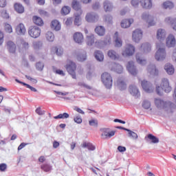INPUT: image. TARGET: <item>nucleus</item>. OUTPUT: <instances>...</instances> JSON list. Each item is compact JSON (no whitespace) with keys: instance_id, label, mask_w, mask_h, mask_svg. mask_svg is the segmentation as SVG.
Here are the masks:
<instances>
[{"instance_id":"49530a36","label":"nucleus","mask_w":176,"mask_h":176,"mask_svg":"<svg viewBox=\"0 0 176 176\" xmlns=\"http://www.w3.org/2000/svg\"><path fill=\"white\" fill-rule=\"evenodd\" d=\"M4 30L6 32H8V34H12L13 32V28H12V25L8 23H6L4 25Z\"/></svg>"},{"instance_id":"052dcab7","label":"nucleus","mask_w":176,"mask_h":176,"mask_svg":"<svg viewBox=\"0 0 176 176\" xmlns=\"http://www.w3.org/2000/svg\"><path fill=\"white\" fill-rule=\"evenodd\" d=\"M7 168H8V165H6V164H0V171L1 172L6 171Z\"/></svg>"},{"instance_id":"dca6fc26","label":"nucleus","mask_w":176,"mask_h":176,"mask_svg":"<svg viewBox=\"0 0 176 176\" xmlns=\"http://www.w3.org/2000/svg\"><path fill=\"white\" fill-rule=\"evenodd\" d=\"M15 31L18 35H24L26 32L25 25L23 23L18 24L16 26Z\"/></svg>"},{"instance_id":"5701e85b","label":"nucleus","mask_w":176,"mask_h":176,"mask_svg":"<svg viewBox=\"0 0 176 176\" xmlns=\"http://www.w3.org/2000/svg\"><path fill=\"white\" fill-rule=\"evenodd\" d=\"M166 38V30L163 29H159L157 32V38L158 41L162 42V41H164Z\"/></svg>"},{"instance_id":"f03ea898","label":"nucleus","mask_w":176,"mask_h":176,"mask_svg":"<svg viewBox=\"0 0 176 176\" xmlns=\"http://www.w3.org/2000/svg\"><path fill=\"white\" fill-rule=\"evenodd\" d=\"M101 80L107 89H111V87H112L113 79L112 78L111 74L108 72H104L101 75Z\"/></svg>"},{"instance_id":"0e129e2a","label":"nucleus","mask_w":176,"mask_h":176,"mask_svg":"<svg viewBox=\"0 0 176 176\" xmlns=\"http://www.w3.org/2000/svg\"><path fill=\"white\" fill-rule=\"evenodd\" d=\"M172 60L176 63V47L173 50Z\"/></svg>"},{"instance_id":"1a4fd4ad","label":"nucleus","mask_w":176,"mask_h":176,"mask_svg":"<svg viewBox=\"0 0 176 176\" xmlns=\"http://www.w3.org/2000/svg\"><path fill=\"white\" fill-rule=\"evenodd\" d=\"M98 14L94 12H88L85 16V20L88 23H96L98 21Z\"/></svg>"},{"instance_id":"a19ab883","label":"nucleus","mask_w":176,"mask_h":176,"mask_svg":"<svg viewBox=\"0 0 176 176\" xmlns=\"http://www.w3.org/2000/svg\"><path fill=\"white\" fill-rule=\"evenodd\" d=\"M82 146L83 148H87L89 149V151H94L96 149V146L91 143L84 142L82 144Z\"/></svg>"},{"instance_id":"39448f33","label":"nucleus","mask_w":176,"mask_h":176,"mask_svg":"<svg viewBox=\"0 0 176 176\" xmlns=\"http://www.w3.org/2000/svg\"><path fill=\"white\" fill-rule=\"evenodd\" d=\"M102 131L101 137L103 140H108V138H111L115 135L116 131H110L109 128H103L100 129Z\"/></svg>"},{"instance_id":"c756f323","label":"nucleus","mask_w":176,"mask_h":176,"mask_svg":"<svg viewBox=\"0 0 176 176\" xmlns=\"http://www.w3.org/2000/svg\"><path fill=\"white\" fill-rule=\"evenodd\" d=\"M164 69L165 71H166L168 75H173L175 72L174 66H173V65H171L170 63H167L164 66Z\"/></svg>"},{"instance_id":"338daca9","label":"nucleus","mask_w":176,"mask_h":176,"mask_svg":"<svg viewBox=\"0 0 176 176\" xmlns=\"http://www.w3.org/2000/svg\"><path fill=\"white\" fill-rule=\"evenodd\" d=\"M7 3L6 0H0V8H5Z\"/></svg>"},{"instance_id":"2eb2a0df","label":"nucleus","mask_w":176,"mask_h":176,"mask_svg":"<svg viewBox=\"0 0 176 176\" xmlns=\"http://www.w3.org/2000/svg\"><path fill=\"white\" fill-rule=\"evenodd\" d=\"M140 6L143 9H152L153 3L152 0H140Z\"/></svg>"},{"instance_id":"a18cd8bd","label":"nucleus","mask_w":176,"mask_h":176,"mask_svg":"<svg viewBox=\"0 0 176 176\" xmlns=\"http://www.w3.org/2000/svg\"><path fill=\"white\" fill-rule=\"evenodd\" d=\"M41 170H43L45 173H49L52 170V166L47 164H44L41 166Z\"/></svg>"},{"instance_id":"4468645a","label":"nucleus","mask_w":176,"mask_h":176,"mask_svg":"<svg viewBox=\"0 0 176 176\" xmlns=\"http://www.w3.org/2000/svg\"><path fill=\"white\" fill-rule=\"evenodd\" d=\"M141 85L144 91H146V93H151V91H153V88L152 87L151 82L144 80L141 82Z\"/></svg>"},{"instance_id":"423d86ee","label":"nucleus","mask_w":176,"mask_h":176,"mask_svg":"<svg viewBox=\"0 0 176 176\" xmlns=\"http://www.w3.org/2000/svg\"><path fill=\"white\" fill-rule=\"evenodd\" d=\"M135 53V47L131 44H127L124 51H122V55L124 57L127 56H133Z\"/></svg>"},{"instance_id":"6ab92c4d","label":"nucleus","mask_w":176,"mask_h":176,"mask_svg":"<svg viewBox=\"0 0 176 176\" xmlns=\"http://www.w3.org/2000/svg\"><path fill=\"white\" fill-rule=\"evenodd\" d=\"M73 38L76 43H82L85 39L83 34L81 32H78L74 33Z\"/></svg>"},{"instance_id":"6e6552de","label":"nucleus","mask_w":176,"mask_h":176,"mask_svg":"<svg viewBox=\"0 0 176 176\" xmlns=\"http://www.w3.org/2000/svg\"><path fill=\"white\" fill-rule=\"evenodd\" d=\"M28 34L32 38H38L41 36V29L36 26H31L28 30Z\"/></svg>"},{"instance_id":"b1692460","label":"nucleus","mask_w":176,"mask_h":176,"mask_svg":"<svg viewBox=\"0 0 176 176\" xmlns=\"http://www.w3.org/2000/svg\"><path fill=\"white\" fill-rule=\"evenodd\" d=\"M51 28L55 31H60V30H61V24H60L58 20H53L51 22Z\"/></svg>"},{"instance_id":"4be33fe9","label":"nucleus","mask_w":176,"mask_h":176,"mask_svg":"<svg viewBox=\"0 0 176 176\" xmlns=\"http://www.w3.org/2000/svg\"><path fill=\"white\" fill-rule=\"evenodd\" d=\"M165 23L168 24L173 30L176 31V19H172L170 17H167L165 19Z\"/></svg>"},{"instance_id":"bb28decb","label":"nucleus","mask_w":176,"mask_h":176,"mask_svg":"<svg viewBox=\"0 0 176 176\" xmlns=\"http://www.w3.org/2000/svg\"><path fill=\"white\" fill-rule=\"evenodd\" d=\"M146 141H151V144H158L159 142V138H156V136L148 134L146 137H145Z\"/></svg>"},{"instance_id":"c9c22d12","label":"nucleus","mask_w":176,"mask_h":176,"mask_svg":"<svg viewBox=\"0 0 176 176\" xmlns=\"http://www.w3.org/2000/svg\"><path fill=\"white\" fill-rule=\"evenodd\" d=\"M94 56L98 61H102L104 60V54L100 51H96Z\"/></svg>"},{"instance_id":"0eeeda50","label":"nucleus","mask_w":176,"mask_h":176,"mask_svg":"<svg viewBox=\"0 0 176 176\" xmlns=\"http://www.w3.org/2000/svg\"><path fill=\"white\" fill-rule=\"evenodd\" d=\"M142 19L144 20V21L148 23V27H152L156 24V21H155V17H153L152 15H150L149 14L144 13L142 15Z\"/></svg>"},{"instance_id":"f8f14e48","label":"nucleus","mask_w":176,"mask_h":176,"mask_svg":"<svg viewBox=\"0 0 176 176\" xmlns=\"http://www.w3.org/2000/svg\"><path fill=\"white\" fill-rule=\"evenodd\" d=\"M176 44L175 36L173 34H169L166 39V45L167 47H174Z\"/></svg>"},{"instance_id":"cd10ccee","label":"nucleus","mask_w":176,"mask_h":176,"mask_svg":"<svg viewBox=\"0 0 176 176\" xmlns=\"http://www.w3.org/2000/svg\"><path fill=\"white\" fill-rule=\"evenodd\" d=\"M129 91L130 94L133 96L134 97H140V91H138V89L134 85H131L129 87Z\"/></svg>"},{"instance_id":"412c9836","label":"nucleus","mask_w":176,"mask_h":176,"mask_svg":"<svg viewBox=\"0 0 176 176\" xmlns=\"http://www.w3.org/2000/svg\"><path fill=\"white\" fill-rule=\"evenodd\" d=\"M107 55L109 58H111V60H119V58H120L119 54L116 53V51L113 50H109Z\"/></svg>"},{"instance_id":"c85d7f7f","label":"nucleus","mask_w":176,"mask_h":176,"mask_svg":"<svg viewBox=\"0 0 176 176\" xmlns=\"http://www.w3.org/2000/svg\"><path fill=\"white\" fill-rule=\"evenodd\" d=\"M7 48L10 53H16V44L12 41H8L7 42Z\"/></svg>"},{"instance_id":"69168bd1","label":"nucleus","mask_w":176,"mask_h":176,"mask_svg":"<svg viewBox=\"0 0 176 176\" xmlns=\"http://www.w3.org/2000/svg\"><path fill=\"white\" fill-rule=\"evenodd\" d=\"M72 21L73 19L72 18H67V20L65 21V25H72Z\"/></svg>"},{"instance_id":"c03bdc74","label":"nucleus","mask_w":176,"mask_h":176,"mask_svg":"<svg viewBox=\"0 0 176 176\" xmlns=\"http://www.w3.org/2000/svg\"><path fill=\"white\" fill-rule=\"evenodd\" d=\"M16 82H17V83H21V85H23V86H26V87L28 89H30L31 91H36V89L34 88L33 87H31V85L26 84L25 82H23L17 79H16Z\"/></svg>"},{"instance_id":"ddd939ff","label":"nucleus","mask_w":176,"mask_h":176,"mask_svg":"<svg viewBox=\"0 0 176 176\" xmlns=\"http://www.w3.org/2000/svg\"><path fill=\"white\" fill-rule=\"evenodd\" d=\"M147 72L149 76H157L159 75V70L155 65H150L147 67Z\"/></svg>"},{"instance_id":"e433bc0d","label":"nucleus","mask_w":176,"mask_h":176,"mask_svg":"<svg viewBox=\"0 0 176 176\" xmlns=\"http://www.w3.org/2000/svg\"><path fill=\"white\" fill-rule=\"evenodd\" d=\"M94 34H91L89 36H87V45H88V46H91L92 45L94 44Z\"/></svg>"},{"instance_id":"a878e982","label":"nucleus","mask_w":176,"mask_h":176,"mask_svg":"<svg viewBox=\"0 0 176 176\" xmlns=\"http://www.w3.org/2000/svg\"><path fill=\"white\" fill-rule=\"evenodd\" d=\"M95 32L99 36H104L105 35V28L104 26H96L95 28Z\"/></svg>"},{"instance_id":"de8ad7c7","label":"nucleus","mask_w":176,"mask_h":176,"mask_svg":"<svg viewBox=\"0 0 176 176\" xmlns=\"http://www.w3.org/2000/svg\"><path fill=\"white\" fill-rule=\"evenodd\" d=\"M141 48L144 50V52H151V44L149 43H144L142 44Z\"/></svg>"},{"instance_id":"4c0bfd02","label":"nucleus","mask_w":176,"mask_h":176,"mask_svg":"<svg viewBox=\"0 0 176 176\" xmlns=\"http://www.w3.org/2000/svg\"><path fill=\"white\" fill-rule=\"evenodd\" d=\"M116 83L120 90H124V89H126V82H124V81H123L122 80L118 79Z\"/></svg>"},{"instance_id":"09e8293b","label":"nucleus","mask_w":176,"mask_h":176,"mask_svg":"<svg viewBox=\"0 0 176 176\" xmlns=\"http://www.w3.org/2000/svg\"><path fill=\"white\" fill-rule=\"evenodd\" d=\"M89 126H92L93 127L98 126V120L96 119H92L89 121Z\"/></svg>"},{"instance_id":"864d4df0","label":"nucleus","mask_w":176,"mask_h":176,"mask_svg":"<svg viewBox=\"0 0 176 176\" xmlns=\"http://www.w3.org/2000/svg\"><path fill=\"white\" fill-rule=\"evenodd\" d=\"M142 107L144 109H149L151 108V102L148 100H144Z\"/></svg>"},{"instance_id":"393cba45","label":"nucleus","mask_w":176,"mask_h":176,"mask_svg":"<svg viewBox=\"0 0 176 176\" xmlns=\"http://www.w3.org/2000/svg\"><path fill=\"white\" fill-rule=\"evenodd\" d=\"M134 23V19H124L121 22V27L122 28H129L131 24Z\"/></svg>"},{"instance_id":"20e7f679","label":"nucleus","mask_w":176,"mask_h":176,"mask_svg":"<svg viewBox=\"0 0 176 176\" xmlns=\"http://www.w3.org/2000/svg\"><path fill=\"white\" fill-rule=\"evenodd\" d=\"M66 71L71 75L73 79H76V63L73 61L69 60L65 65Z\"/></svg>"},{"instance_id":"58836bf2","label":"nucleus","mask_w":176,"mask_h":176,"mask_svg":"<svg viewBox=\"0 0 176 176\" xmlns=\"http://www.w3.org/2000/svg\"><path fill=\"white\" fill-rule=\"evenodd\" d=\"M80 12L79 14H77L75 15V19H74V25H80L81 24V18H80Z\"/></svg>"},{"instance_id":"774afa93","label":"nucleus","mask_w":176,"mask_h":176,"mask_svg":"<svg viewBox=\"0 0 176 176\" xmlns=\"http://www.w3.org/2000/svg\"><path fill=\"white\" fill-rule=\"evenodd\" d=\"M63 53H64V52L63 51L62 48L59 47L56 49L57 56H62Z\"/></svg>"},{"instance_id":"680f3d73","label":"nucleus","mask_w":176,"mask_h":176,"mask_svg":"<svg viewBox=\"0 0 176 176\" xmlns=\"http://www.w3.org/2000/svg\"><path fill=\"white\" fill-rule=\"evenodd\" d=\"M36 113H37V115H39V116L45 115V111H42L41 107H38L36 109Z\"/></svg>"},{"instance_id":"ea45409f","label":"nucleus","mask_w":176,"mask_h":176,"mask_svg":"<svg viewBox=\"0 0 176 176\" xmlns=\"http://www.w3.org/2000/svg\"><path fill=\"white\" fill-rule=\"evenodd\" d=\"M163 8L164 9H173V8H174V3L169 1H165L163 3Z\"/></svg>"},{"instance_id":"bf43d9fd","label":"nucleus","mask_w":176,"mask_h":176,"mask_svg":"<svg viewBox=\"0 0 176 176\" xmlns=\"http://www.w3.org/2000/svg\"><path fill=\"white\" fill-rule=\"evenodd\" d=\"M86 58H87V56H86V52H84L82 55V57L80 56H78V61H85L86 60Z\"/></svg>"},{"instance_id":"aec40b11","label":"nucleus","mask_w":176,"mask_h":176,"mask_svg":"<svg viewBox=\"0 0 176 176\" xmlns=\"http://www.w3.org/2000/svg\"><path fill=\"white\" fill-rule=\"evenodd\" d=\"M14 9L16 13H19V14H23L25 12V8L20 3H15L14 4Z\"/></svg>"},{"instance_id":"8fccbe9b","label":"nucleus","mask_w":176,"mask_h":176,"mask_svg":"<svg viewBox=\"0 0 176 176\" xmlns=\"http://www.w3.org/2000/svg\"><path fill=\"white\" fill-rule=\"evenodd\" d=\"M131 5H132L133 8H138V6L141 5V0H131Z\"/></svg>"},{"instance_id":"7ed1b4c3","label":"nucleus","mask_w":176,"mask_h":176,"mask_svg":"<svg viewBox=\"0 0 176 176\" xmlns=\"http://www.w3.org/2000/svg\"><path fill=\"white\" fill-rule=\"evenodd\" d=\"M157 52L155 53V59L157 61H163V60L166 59V57H167V52H166L165 47H162V45L160 44L157 45Z\"/></svg>"},{"instance_id":"37998d69","label":"nucleus","mask_w":176,"mask_h":176,"mask_svg":"<svg viewBox=\"0 0 176 176\" xmlns=\"http://www.w3.org/2000/svg\"><path fill=\"white\" fill-rule=\"evenodd\" d=\"M45 37L47 41H49V42H53V41H54V34L52 32H47Z\"/></svg>"},{"instance_id":"9d476101","label":"nucleus","mask_w":176,"mask_h":176,"mask_svg":"<svg viewBox=\"0 0 176 176\" xmlns=\"http://www.w3.org/2000/svg\"><path fill=\"white\" fill-rule=\"evenodd\" d=\"M126 69H128L129 72L133 75V76H135L138 74V70H137V68L134 65V62L129 61L128 62L126 65Z\"/></svg>"},{"instance_id":"603ef678","label":"nucleus","mask_w":176,"mask_h":176,"mask_svg":"<svg viewBox=\"0 0 176 176\" xmlns=\"http://www.w3.org/2000/svg\"><path fill=\"white\" fill-rule=\"evenodd\" d=\"M74 121L75 122V123H77V124H80L82 122H83V120L82 119L80 116H76V117H74Z\"/></svg>"},{"instance_id":"3c124183","label":"nucleus","mask_w":176,"mask_h":176,"mask_svg":"<svg viewBox=\"0 0 176 176\" xmlns=\"http://www.w3.org/2000/svg\"><path fill=\"white\" fill-rule=\"evenodd\" d=\"M115 71L117 74H122V72H123V67L120 65H116L115 67Z\"/></svg>"},{"instance_id":"2f4dec72","label":"nucleus","mask_w":176,"mask_h":176,"mask_svg":"<svg viewBox=\"0 0 176 176\" xmlns=\"http://www.w3.org/2000/svg\"><path fill=\"white\" fill-rule=\"evenodd\" d=\"M115 38V46L116 47H120L122 45V39L119 37V34L116 32L114 34Z\"/></svg>"},{"instance_id":"72a5a7b5","label":"nucleus","mask_w":176,"mask_h":176,"mask_svg":"<svg viewBox=\"0 0 176 176\" xmlns=\"http://www.w3.org/2000/svg\"><path fill=\"white\" fill-rule=\"evenodd\" d=\"M136 60L141 65H145L146 64V60L142 58V55L141 54H136Z\"/></svg>"},{"instance_id":"f257e3e1","label":"nucleus","mask_w":176,"mask_h":176,"mask_svg":"<svg viewBox=\"0 0 176 176\" xmlns=\"http://www.w3.org/2000/svg\"><path fill=\"white\" fill-rule=\"evenodd\" d=\"M155 90L158 96H162L163 91H165V93H170V91H171V86H170L168 79L162 78L160 86L156 87Z\"/></svg>"},{"instance_id":"13d9d810","label":"nucleus","mask_w":176,"mask_h":176,"mask_svg":"<svg viewBox=\"0 0 176 176\" xmlns=\"http://www.w3.org/2000/svg\"><path fill=\"white\" fill-rule=\"evenodd\" d=\"M5 41V34H3V32L0 30V46L3 44V42Z\"/></svg>"},{"instance_id":"473e14b6","label":"nucleus","mask_w":176,"mask_h":176,"mask_svg":"<svg viewBox=\"0 0 176 176\" xmlns=\"http://www.w3.org/2000/svg\"><path fill=\"white\" fill-rule=\"evenodd\" d=\"M32 20L33 23H34L36 25H39L40 27H42V25H43V20L42 19V18L38 16H34Z\"/></svg>"},{"instance_id":"a211bd4d","label":"nucleus","mask_w":176,"mask_h":176,"mask_svg":"<svg viewBox=\"0 0 176 176\" xmlns=\"http://www.w3.org/2000/svg\"><path fill=\"white\" fill-rule=\"evenodd\" d=\"M72 8L74 10H76V12H79L80 14H82V6L79 1L73 0L72 2Z\"/></svg>"},{"instance_id":"6e6d98bb","label":"nucleus","mask_w":176,"mask_h":176,"mask_svg":"<svg viewBox=\"0 0 176 176\" xmlns=\"http://www.w3.org/2000/svg\"><path fill=\"white\" fill-rule=\"evenodd\" d=\"M45 67V65L43 63L38 62L36 64V68L38 69V71H43V68Z\"/></svg>"},{"instance_id":"5fc2aeb1","label":"nucleus","mask_w":176,"mask_h":176,"mask_svg":"<svg viewBox=\"0 0 176 176\" xmlns=\"http://www.w3.org/2000/svg\"><path fill=\"white\" fill-rule=\"evenodd\" d=\"M1 17H3V19H9V14L8 13V11H6V10H3L1 12Z\"/></svg>"},{"instance_id":"e2e57ef3","label":"nucleus","mask_w":176,"mask_h":176,"mask_svg":"<svg viewBox=\"0 0 176 176\" xmlns=\"http://www.w3.org/2000/svg\"><path fill=\"white\" fill-rule=\"evenodd\" d=\"M74 110L78 112V113H80L81 115H85V111H83V110H82L80 108L78 107H75L74 108Z\"/></svg>"},{"instance_id":"f3484780","label":"nucleus","mask_w":176,"mask_h":176,"mask_svg":"<svg viewBox=\"0 0 176 176\" xmlns=\"http://www.w3.org/2000/svg\"><path fill=\"white\" fill-rule=\"evenodd\" d=\"M154 103L157 108H167V102H164L160 98H155L154 100Z\"/></svg>"},{"instance_id":"4d7b16f0","label":"nucleus","mask_w":176,"mask_h":176,"mask_svg":"<svg viewBox=\"0 0 176 176\" xmlns=\"http://www.w3.org/2000/svg\"><path fill=\"white\" fill-rule=\"evenodd\" d=\"M127 131H129V136H131L133 140H137V138H138V135H137L136 133L131 131L129 129Z\"/></svg>"},{"instance_id":"9b49d317","label":"nucleus","mask_w":176,"mask_h":176,"mask_svg":"<svg viewBox=\"0 0 176 176\" xmlns=\"http://www.w3.org/2000/svg\"><path fill=\"white\" fill-rule=\"evenodd\" d=\"M132 38L134 42L138 43V42L142 39V31L140 29H136L133 32Z\"/></svg>"},{"instance_id":"7c9ffc66","label":"nucleus","mask_w":176,"mask_h":176,"mask_svg":"<svg viewBox=\"0 0 176 176\" xmlns=\"http://www.w3.org/2000/svg\"><path fill=\"white\" fill-rule=\"evenodd\" d=\"M103 8L105 12H112V10L113 9V6H112V3L108 1H105L103 3Z\"/></svg>"},{"instance_id":"f704fd0d","label":"nucleus","mask_w":176,"mask_h":176,"mask_svg":"<svg viewBox=\"0 0 176 176\" xmlns=\"http://www.w3.org/2000/svg\"><path fill=\"white\" fill-rule=\"evenodd\" d=\"M70 12H71V7L68 6H63L60 10V13L63 16H67V14H69Z\"/></svg>"},{"instance_id":"79ce46f5","label":"nucleus","mask_w":176,"mask_h":176,"mask_svg":"<svg viewBox=\"0 0 176 176\" xmlns=\"http://www.w3.org/2000/svg\"><path fill=\"white\" fill-rule=\"evenodd\" d=\"M68 118H69V114L68 113H63L54 116V119H68Z\"/></svg>"}]
</instances>
